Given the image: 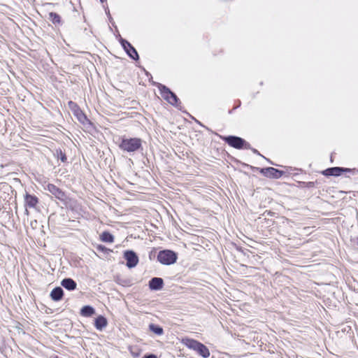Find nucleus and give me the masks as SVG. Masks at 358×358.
<instances>
[{
    "label": "nucleus",
    "mask_w": 358,
    "mask_h": 358,
    "mask_svg": "<svg viewBox=\"0 0 358 358\" xmlns=\"http://www.w3.org/2000/svg\"><path fill=\"white\" fill-rule=\"evenodd\" d=\"M61 285L68 290H73L76 288V283L71 278L64 279L62 281Z\"/></svg>",
    "instance_id": "nucleus-12"
},
{
    "label": "nucleus",
    "mask_w": 358,
    "mask_h": 358,
    "mask_svg": "<svg viewBox=\"0 0 358 358\" xmlns=\"http://www.w3.org/2000/svg\"><path fill=\"white\" fill-rule=\"evenodd\" d=\"M94 308L89 306H85L83 307V308L81 309V314L85 317H90L92 314H94Z\"/></svg>",
    "instance_id": "nucleus-18"
},
{
    "label": "nucleus",
    "mask_w": 358,
    "mask_h": 358,
    "mask_svg": "<svg viewBox=\"0 0 358 358\" xmlns=\"http://www.w3.org/2000/svg\"><path fill=\"white\" fill-rule=\"evenodd\" d=\"M122 45L124 49L126 50L127 54L134 59H137L138 58V53L135 48L127 41L122 39L121 41Z\"/></svg>",
    "instance_id": "nucleus-8"
},
{
    "label": "nucleus",
    "mask_w": 358,
    "mask_h": 358,
    "mask_svg": "<svg viewBox=\"0 0 358 358\" xmlns=\"http://www.w3.org/2000/svg\"><path fill=\"white\" fill-rule=\"evenodd\" d=\"M196 352H197L203 358H208L210 356L209 350L201 343L198 346Z\"/></svg>",
    "instance_id": "nucleus-15"
},
{
    "label": "nucleus",
    "mask_w": 358,
    "mask_h": 358,
    "mask_svg": "<svg viewBox=\"0 0 358 358\" xmlns=\"http://www.w3.org/2000/svg\"><path fill=\"white\" fill-rule=\"evenodd\" d=\"M164 281L160 278H153L149 282V286L151 289L159 290L162 288Z\"/></svg>",
    "instance_id": "nucleus-10"
},
{
    "label": "nucleus",
    "mask_w": 358,
    "mask_h": 358,
    "mask_svg": "<svg viewBox=\"0 0 358 358\" xmlns=\"http://www.w3.org/2000/svg\"><path fill=\"white\" fill-rule=\"evenodd\" d=\"M69 106L74 114V115L77 117L79 122L83 124H85L87 121V117L83 113V111L78 107V106L73 103L72 101L69 102Z\"/></svg>",
    "instance_id": "nucleus-6"
},
{
    "label": "nucleus",
    "mask_w": 358,
    "mask_h": 358,
    "mask_svg": "<svg viewBox=\"0 0 358 358\" xmlns=\"http://www.w3.org/2000/svg\"><path fill=\"white\" fill-rule=\"evenodd\" d=\"M46 189L53 194L57 199L61 201H64L66 199L65 194L55 185L48 184Z\"/></svg>",
    "instance_id": "nucleus-7"
},
{
    "label": "nucleus",
    "mask_w": 358,
    "mask_h": 358,
    "mask_svg": "<svg viewBox=\"0 0 358 358\" xmlns=\"http://www.w3.org/2000/svg\"><path fill=\"white\" fill-rule=\"evenodd\" d=\"M159 91L161 93V96L166 99L169 103L177 106L178 102V99L175 94L169 90L165 86L161 85L159 87Z\"/></svg>",
    "instance_id": "nucleus-4"
},
{
    "label": "nucleus",
    "mask_w": 358,
    "mask_h": 358,
    "mask_svg": "<svg viewBox=\"0 0 358 358\" xmlns=\"http://www.w3.org/2000/svg\"><path fill=\"white\" fill-rule=\"evenodd\" d=\"M124 257L127 260V266L129 268H134L138 263V257L132 250L125 251L124 253Z\"/></svg>",
    "instance_id": "nucleus-5"
},
{
    "label": "nucleus",
    "mask_w": 358,
    "mask_h": 358,
    "mask_svg": "<svg viewBox=\"0 0 358 358\" xmlns=\"http://www.w3.org/2000/svg\"><path fill=\"white\" fill-rule=\"evenodd\" d=\"M225 141L231 146L241 149L245 148L246 149L250 148V145L243 138L236 136H227L224 138Z\"/></svg>",
    "instance_id": "nucleus-3"
},
{
    "label": "nucleus",
    "mask_w": 358,
    "mask_h": 358,
    "mask_svg": "<svg viewBox=\"0 0 358 358\" xmlns=\"http://www.w3.org/2000/svg\"><path fill=\"white\" fill-rule=\"evenodd\" d=\"M144 358H157V357L155 355H150L145 357Z\"/></svg>",
    "instance_id": "nucleus-23"
},
{
    "label": "nucleus",
    "mask_w": 358,
    "mask_h": 358,
    "mask_svg": "<svg viewBox=\"0 0 358 358\" xmlns=\"http://www.w3.org/2000/svg\"><path fill=\"white\" fill-rule=\"evenodd\" d=\"M101 239L103 242L113 243L114 241V237L108 232H103L101 235Z\"/></svg>",
    "instance_id": "nucleus-20"
},
{
    "label": "nucleus",
    "mask_w": 358,
    "mask_h": 358,
    "mask_svg": "<svg viewBox=\"0 0 358 358\" xmlns=\"http://www.w3.org/2000/svg\"><path fill=\"white\" fill-rule=\"evenodd\" d=\"M357 243H358V237H357Z\"/></svg>",
    "instance_id": "nucleus-24"
},
{
    "label": "nucleus",
    "mask_w": 358,
    "mask_h": 358,
    "mask_svg": "<svg viewBox=\"0 0 358 358\" xmlns=\"http://www.w3.org/2000/svg\"><path fill=\"white\" fill-rule=\"evenodd\" d=\"M61 155H62L61 160H62V162H66V157L65 155H62V152H61Z\"/></svg>",
    "instance_id": "nucleus-22"
},
{
    "label": "nucleus",
    "mask_w": 358,
    "mask_h": 358,
    "mask_svg": "<svg viewBox=\"0 0 358 358\" xmlns=\"http://www.w3.org/2000/svg\"><path fill=\"white\" fill-rule=\"evenodd\" d=\"M141 146V139L138 138H123L119 147L121 150L127 152H135Z\"/></svg>",
    "instance_id": "nucleus-1"
},
{
    "label": "nucleus",
    "mask_w": 358,
    "mask_h": 358,
    "mask_svg": "<svg viewBox=\"0 0 358 358\" xmlns=\"http://www.w3.org/2000/svg\"><path fill=\"white\" fill-rule=\"evenodd\" d=\"M182 343L187 348L196 351L201 343L194 339L184 338L182 339Z\"/></svg>",
    "instance_id": "nucleus-9"
},
{
    "label": "nucleus",
    "mask_w": 358,
    "mask_h": 358,
    "mask_svg": "<svg viewBox=\"0 0 358 358\" xmlns=\"http://www.w3.org/2000/svg\"><path fill=\"white\" fill-rule=\"evenodd\" d=\"M266 174L268 176L278 178L282 175V171L275 169L272 167L267 168L266 169Z\"/></svg>",
    "instance_id": "nucleus-16"
},
{
    "label": "nucleus",
    "mask_w": 358,
    "mask_h": 358,
    "mask_svg": "<svg viewBox=\"0 0 358 358\" xmlns=\"http://www.w3.org/2000/svg\"><path fill=\"white\" fill-rule=\"evenodd\" d=\"M38 199L35 196L27 194L25 195V203L29 208H34L38 203Z\"/></svg>",
    "instance_id": "nucleus-13"
},
{
    "label": "nucleus",
    "mask_w": 358,
    "mask_h": 358,
    "mask_svg": "<svg viewBox=\"0 0 358 358\" xmlns=\"http://www.w3.org/2000/svg\"><path fill=\"white\" fill-rule=\"evenodd\" d=\"M50 296L54 301H59L63 296V290L61 287H56L52 289L50 293Z\"/></svg>",
    "instance_id": "nucleus-14"
},
{
    "label": "nucleus",
    "mask_w": 358,
    "mask_h": 358,
    "mask_svg": "<svg viewBox=\"0 0 358 358\" xmlns=\"http://www.w3.org/2000/svg\"><path fill=\"white\" fill-rule=\"evenodd\" d=\"M49 20H51L54 24L60 22V16L55 13H49Z\"/></svg>",
    "instance_id": "nucleus-21"
},
{
    "label": "nucleus",
    "mask_w": 358,
    "mask_h": 358,
    "mask_svg": "<svg viewBox=\"0 0 358 358\" xmlns=\"http://www.w3.org/2000/svg\"><path fill=\"white\" fill-rule=\"evenodd\" d=\"M149 329L151 331L157 335H162L164 333L163 329L161 327L154 324H150L149 325Z\"/></svg>",
    "instance_id": "nucleus-19"
},
{
    "label": "nucleus",
    "mask_w": 358,
    "mask_h": 358,
    "mask_svg": "<svg viewBox=\"0 0 358 358\" xmlns=\"http://www.w3.org/2000/svg\"><path fill=\"white\" fill-rule=\"evenodd\" d=\"M347 169H344L343 168L339 167H334L327 169L324 171H323V174L325 176H340L341 173L343 171H346Z\"/></svg>",
    "instance_id": "nucleus-11"
},
{
    "label": "nucleus",
    "mask_w": 358,
    "mask_h": 358,
    "mask_svg": "<svg viewBox=\"0 0 358 358\" xmlns=\"http://www.w3.org/2000/svg\"><path fill=\"white\" fill-rule=\"evenodd\" d=\"M107 325V320L103 316L98 317L95 320V327L98 330H102Z\"/></svg>",
    "instance_id": "nucleus-17"
},
{
    "label": "nucleus",
    "mask_w": 358,
    "mask_h": 358,
    "mask_svg": "<svg viewBox=\"0 0 358 358\" xmlns=\"http://www.w3.org/2000/svg\"><path fill=\"white\" fill-rule=\"evenodd\" d=\"M158 261L164 265H171L177 260V254L172 250H164L158 253Z\"/></svg>",
    "instance_id": "nucleus-2"
}]
</instances>
